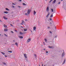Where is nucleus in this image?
<instances>
[{"label": "nucleus", "mask_w": 66, "mask_h": 66, "mask_svg": "<svg viewBox=\"0 0 66 66\" xmlns=\"http://www.w3.org/2000/svg\"><path fill=\"white\" fill-rule=\"evenodd\" d=\"M31 12V10L30 9H29L28 11H27V13H28V14H30V12Z\"/></svg>", "instance_id": "obj_1"}, {"label": "nucleus", "mask_w": 66, "mask_h": 66, "mask_svg": "<svg viewBox=\"0 0 66 66\" xmlns=\"http://www.w3.org/2000/svg\"><path fill=\"white\" fill-rule=\"evenodd\" d=\"M24 55L25 57H26V58L27 59V55L26 54H24Z\"/></svg>", "instance_id": "obj_2"}, {"label": "nucleus", "mask_w": 66, "mask_h": 66, "mask_svg": "<svg viewBox=\"0 0 66 66\" xmlns=\"http://www.w3.org/2000/svg\"><path fill=\"white\" fill-rule=\"evenodd\" d=\"M49 7H47V8L46 9V11L47 12H49Z\"/></svg>", "instance_id": "obj_3"}, {"label": "nucleus", "mask_w": 66, "mask_h": 66, "mask_svg": "<svg viewBox=\"0 0 66 66\" xmlns=\"http://www.w3.org/2000/svg\"><path fill=\"white\" fill-rule=\"evenodd\" d=\"M56 0H54V1L52 2V4H54L55 3V2H56Z\"/></svg>", "instance_id": "obj_4"}, {"label": "nucleus", "mask_w": 66, "mask_h": 66, "mask_svg": "<svg viewBox=\"0 0 66 66\" xmlns=\"http://www.w3.org/2000/svg\"><path fill=\"white\" fill-rule=\"evenodd\" d=\"M22 22L21 24V25H22V24H23V23H25V22H24V21L23 20H22Z\"/></svg>", "instance_id": "obj_5"}, {"label": "nucleus", "mask_w": 66, "mask_h": 66, "mask_svg": "<svg viewBox=\"0 0 66 66\" xmlns=\"http://www.w3.org/2000/svg\"><path fill=\"white\" fill-rule=\"evenodd\" d=\"M4 31H5V32H6V31H8V29H4Z\"/></svg>", "instance_id": "obj_6"}, {"label": "nucleus", "mask_w": 66, "mask_h": 66, "mask_svg": "<svg viewBox=\"0 0 66 66\" xmlns=\"http://www.w3.org/2000/svg\"><path fill=\"white\" fill-rule=\"evenodd\" d=\"M36 29V27H34L33 30L34 31H35V30Z\"/></svg>", "instance_id": "obj_7"}, {"label": "nucleus", "mask_w": 66, "mask_h": 66, "mask_svg": "<svg viewBox=\"0 0 66 66\" xmlns=\"http://www.w3.org/2000/svg\"><path fill=\"white\" fill-rule=\"evenodd\" d=\"M31 41V38H30L27 40L28 42H29Z\"/></svg>", "instance_id": "obj_8"}, {"label": "nucleus", "mask_w": 66, "mask_h": 66, "mask_svg": "<svg viewBox=\"0 0 66 66\" xmlns=\"http://www.w3.org/2000/svg\"><path fill=\"white\" fill-rule=\"evenodd\" d=\"M1 53L2 54H3V55H5V53L3 52H1Z\"/></svg>", "instance_id": "obj_9"}, {"label": "nucleus", "mask_w": 66, "mask_h": 66, "mask_svg": "<svg viewBox=\"0 0 66 66\" xmlns=\"http://www.w3.org/2000/svg\"><path fill=\"white\" fill-rule=\"evenodd\" d=\"M65 61H66V60L64 59V62L62 64H65Z\"/></svg>", "instance_id": "obj_10"}, {"label": "nucleus", "mask_w": 66, "mask_h": 66, "mask_svg": "<svg viewBox=\"0 0 66 66\" xmlns=\"http://www.w3.org/2000/svg\"><path fill=\"white\" fill-rule=\"evenodd\" d=\"M5 19H6V20H7V19L5 17V16H3V17Z\"/></svg>", "instance_id": "obj_11"}, {"label": "nucleus", "mask_w": 66, "mask_h": 66, "mask_svg": "<svg viewBox=\"0 0 66 66\" xmlns=\"http://www.w3.org/2000/svg\"><path fill=\"white\" fill-rule=\"evenodd\" d=\"M15 45H16V46H17V47H18V43H17L16 42L15 43Z\"/></svg>", "instance_id": "obj_12"}, {"label": "nucleus", "mask_w": 66, "mask_h": 66, "mask_svg": "<svg viewBox=\"0 0 66 66\" xmlns=\"http://www.w3.org/2000/svg\"><path fill=\"white\" fill-rule=\"evenodd\" d=\"M35 14H36V12H35V11H34V15H35Z\"/></svg>", "instance_id": "obj_13"}, {"label": "nucleus", "mask_w": 66, "mask_h": 66, "mask_svg": "<svg viewBox=\"0 0 66 66\" xmlns=\"http://www.w3.org/2000/svg\"><path fill=\"white\" fill-rule=\"evenodd\" d=\"M4 27H5V28H7V26H6V25H5V24H4Z\"/></svg>", "instance_id": "obj_14"}, {"label": "nucleus", "mask_w": 66, "mask_h": 66, "mask_svg": "<svg viewBox=\"0 0 66 66\" xmlns=\"http://www.w3.org/2000/svg\"><path fill=\"white\" fill-rule=\"evenodd\" d=\"M20 35H23V34L22 33V32H20Z\"/></svg>", "instance_id": "obj_15"}, {"label": "nucleus", "mask_w": 66, "mask_h": 66, "mask_svg": "<svg viewBox=\"0 0 66 66\" xmlns=\"http://www.w3.org/2000/svg\"><path fill=\"white\" fill-rule=\"evenodd\" d=\"M4 13H5V14H8V12L7 11H5L4 12Z\"/></svg>", "instance_id": "obj_16"}, {"label": "nucleus", "mask_w": 66, "mask_h": 66, "mask_svg": "<svg viewBox=\"0 0 66 66\" xmlns=\"http://www.w3.org/2000/svg\"><path fill=\"white\" fill-rule=\"evenodd\" d=\"M8 52H10V53H12V51H8Z\"/></svg>", "instance_id": "obj_17"}, {"label": "nucleus", "mask_w": 66, "mask_h": 66, "mask_svg": "<svg viewBox=\"0 0 66 66\" xmlns=\"http://www.w3.org/2000/svg\"><path fill=\"white\" fill-rule=\"evenodd\" d=\"M50 14H49V13H48V14H47V15L46 16L47 18L48 17V16H49V15Z\"/></svg>", "instance_id": "obj_18"}, {"label": "nucleus", "mask_w": 66, "mask_h": 66, "mask_svg": "<svg viewBox=\"0 0 66 66\" xmlns=\"http://www.w3.org/2000/svg\"><path fill=\"white\" fill-rule=\"evenodd\" d=\"M24 31H27V29H24Z\"/></svg>", "instance_id": "obj_19"}, {"label": "nucleus", "mask_w": 66, "mask_h": 66, "mask_svg": "<svg viewBox=\"0 0 66 66\" xmlns=\"http://www.w3.org/2000/svg\"><path fill=\"white\" fill-rule=\"evenodd\" d=\"M19 37H20V38H23V37L21 36H19Z\"/></svg>", "instance_id": "obj_20"}, {"label": "nucleus", "mask_w": 66, "mask_h": 66, "mask_svg": "<svg viewBox=\"0 0 66 66\" xmlns=\"http://www.w3.org/2000/svg\"><path fill=\"white\" fill-rule=\"evenodd\" d=\"M53 17V14H51V16H50V18H52Z\"/></svg>", "instance_id": "obj_21"}, {"label": "nucleus", "mask_w": 66, "mask_h": 66, "mask_svg": "<svg viewBox=\"0 0 66 66\" xmlns=\"http://www.w3.org/2000/svg\"><path fill=\"white\" fill-rule=\"evenodd\" d=\"M23 5H27L25 4V3H23Z\"/></svg>", "instance_id": "obj_22"}, {"label": "nucleus", "mask_w": 66, "mask_h": 66, "mask_svg": "<svg viewBox=\"0 0 66 66\" xmlns=\"http://www.w3.org/2000/svg\"><path fill=\"white\" fill-rule=\"evenodd\" d=\"M51 10L52 12H53V9H51Z\"/></svg>", "instance_id": "obj_23"}, {"label": "nucleus", "mask_w": 66, "mask_h": 66, "mask_svg": "<svg viewBox=\"0 0 66 66\" xmlns=\"http://www.w3.org/2000/svg\"><path fill=\"white\" fill-rule=\"evenodd\" d=\"M5 9L6 10H7V11H9V10L7 8H5Z\"/></svg>", "instance_id": "obj_24"}, {"label": "nucleus", "mask_w": 66, "mask_h": 66, "mask_svg": "<svg viewBox=\"0 0 66 66\" xmlns=\"http://www.w3.org/2000/svg\"><path fill=\"white\" fill-rule=\"evenodd\" d=\"M44 40L45 41V42H46L47 41V39H45Z\"/></svg>", "instance_id": "obj_25"}, {"label": "nucleus", "mask_w": 66, "mask_h": 66, "mask_svg": "<svg viewBox=\"0 0 66 66\" xmlns=\"http://www.w3.org/2000/svg\"><path fill=\"white\" fill-rule=\"evenodd\" d=\"M3 64L4 65H6V63H3Z\"/></svg>", "instance_id": "obj_26"}, {"label": "nucleus", "mask_w": 66, "mask_h": 66, "mask_svg": "<svg viewBox=\"0 0 66 66\" xmlns=\"http://www.w3.org/2000/svg\"><path fill=\"white\" fill-rule=\"evenodd\" d=\"M62 56L63 57V56L64 55V52L62 54Z\"/></svg>", "instance_id": "obj_27"}, {"label": "nucleus", "mask_w": 66, "mask_h": 66, "mask_svg": "<svg viewBox=\"0 0 66 66\" xmlns=\"http://www.w3.org/2000/svg\"><path fill=\"white\" fill-rule=\"evenodd\" d=\"M53 0H51L50 2H49V3H50V2H51V1H52Z\"/></svg>", "instance_id": "obj_28"}, {"label": "nucleus", "mask_w": 66, "mask_h": 66, "mask_svg": "<svg viewBox=\"0 0 66 66\" xmlns=\"http://www.w3.org/2000/svg\"><path fill=\"white\" fill-rule=\"evenodd\" d=\"M4 35L6 36L7 37V35H6L5 34H4Z\"/></svg>", "instance_id": "obj_29"}, {"label": "nucleus", "mask_w": 66, "mask_h": 66, "mask_svg": "<svg viewBox=\"0 0 66 66\" xmlns=\"http://www.w3.org/2000/svg\"><path fill=\"white\" fill-rule=\"evenodd\" d=\"M52 18H50V20H52Z\"/></svg>", "instance_id": "obj_30"}, {"label": "nucleus", "mask_w": 66, "mask_h": 66, "mask_svg": "<svg viewBox=\"0 0 66 66\" xmlns=\"http://www.w3.org/2000/svg\"><path fill=\"white\" fill-rule=\"evenodd\" d=\"M12 7H13V8H14L15 7L14 6H12Z\"/></svg>", "instance_id": "obj_31"}, {"label": "nucleus", "mask_w": 66, "mask_h": 66, "mask_svg": "<svg viewBox=\"0 0 66 66\" xmlns=\"http://www.w3.org/2000/svg\"><path fill=\"white\" fill-rule=\"evenodd\" d=\"M25 15H28V14H27V13H25Z\"/></svg>", "instance_id": "obj_32"}, {"label": "nucleus", "mask_w": 66, "mask_h": 66, "mask_svg": "<svg viewBox=\"0 0 66 66\" xmlns=\"http://www.w3.org/2000/svg\"><path fill=\"white\" fill-rule=\"evenodd\" d=\"M49 47L50 48H52V47H51V46H49Z\"/></svg>", "instance_id": "obj_33"}, {"label": "nucleus", "mask_w": 66, "mask_h": 66, "mask_svg": "<svg viewBox=\"0 0 66 66\" xmlns=\"http://www.w3.org/2000/svg\"><path fill=\"white\" fill-rule=\"evenodd\" d=\"M60 3H61V2H59V3H58L59 4H60Z\"/></svg>", "instance_id": "obj_34"}, {"label": "nucleus", "mask_w": 66, "mask_h": 66, "mask_svg": "<svg viewBox=\"0 0 66 66\" xmlns=\"http://www.w3.org/2000/svg\"><path fill=\"white\" fill-rule=\"evenodd\" d=\"M46 53H48V52L47 51H46Z\"/></svg>", "instance_id": "obj_35"}, {"label": "nucleus", "mask_w": 66, "mask_h": 66, "mask_svg": "<svg viewBox=\"0 0 66 66\" xmlns=\"http://www.w3.org/2000/svg\"><path fill=\"white\" fill-rule=\"evenodd\" d=\"M19 1L20 2H21V0H19Z\"/></svg>", "instance_id": "obj_36"}, {"label": "nucleus", "mask_w": 66, "mask_h": 66, "mask_svg": "<svg viewBox=\"0 0 66 66\" xmlns=\"http://www.w3.org/2000/svg\"><path fill=\"white\" fill-rule=\"evenodd\" d=\"M12 4H13V5H15V4L14 3H12Z\"/></svg>", "instance_id": "obj_37"}, {"label": "nucleus", "mask_w": 66, "mask_h": 66, "mask_svg": "<svg viewBox=\"0 0 66 66\" xmlns=\"http://www.w3.org/2000/svg\"><path fill=\"white\" fill-rule=\"evenodd\" d=\"M14 31H15V32H17V30H16V29H15Z\"/></svg>", "instance_id": "obj_38"}, {"label": "nucleus", "mask_w": 66, "mask_h": 66, "mask_svg": "<svg viewBox=\"0 0 66 66\" xmlns=\"http://www.w3.org/2000/svg\"><path fill=\"white\" fill-rule=\"evenodd\" d=\"M11 32H12V33H13V31H11Z\"/></svg>", "instance_id": "obj_39"}, {"label": "nucleus", "mask_w": 66, "mask_h": 66, "mask_svg": "<svg viewBox=\"0 0 66 66\" xmlns=\"http://www.w3.org/2000/svg\"><path fill=\"white\" fill-rule=\"evenodd\" d=\"M50 33H52V32H51V31H50Z\"/></svg>", "instance_id": "obj_40"}, {"label": "nucleus", "mask_w": 66, "mask_h": 66, "mask_svg": "<svg viewBox=\"0 0 66 66\" xmlns=\"http://www.w3.org/2000/svg\"><path fill=\"white\" fill-rule=\"evenodd\" d=\"M5 57H7V56L6 55H5Z\"/></svg>", "instance_id": "obj_41"}, {"label": "nucleus", "mask_w": 66, "mask_h": 66, "mask_svg": "<svg viewBox=\"0 0 66 66\" xmlns=\"http://www.w3.org/2000/svg\"><path fill=\"white\" fill-rule=\"evenodd\" d=\"M49 28H50V27H48V29H49Z\"/></svg>", "instance_id": "obj_42"}, {"label": "nucleus", "mask_w": 66, "mask_h": 66, "mask_svg": "<svg viewBox=\"0 0 66 66\" xmlns=\"http://www.w3.org/2000/svg\"><path fill=\"white\" fill-rule=\"evenodd\" d=\"M35 56H36V54L35 55Z\"/></svg>", "instance_id": "obj_43"}, {"label": "nucleus", "mask_w": 66, "mask_h": 66, "mask_svg": "<svg viewBox=\"0 0 66 66\" xmlns=\"http://www.w3.org/2000/svg\"><path fill=\"white\" fill-rule=\"evenodd\" d=\"M18 7H19V8H20V6H18Z\"/></svg>", "instance_id": "obj_44"}, {"label": "nucleus", "mask_w": 66, "mask_h": 66, "mask_svg": "<svg viewBox=\"0 0 66 66\" xmlns=\"http://www.w3.org/2000/svg\"><path fill=\"white\" fill-rule=\"evenodd\" d=\"M42 66H43V64H42Z\"/></svg>", "instance_id": "obj_45"}, {"label": "nucleus", "mask_w": 66, "mask_h": 66, "mask_svg": "<svg viewBox=\"0 0 66 66\" xmlns=\"http://www.w3.org/2000/svg\"><path fill=\"white\" fill-rule=\"evenodd\" d=\"M50 24H52V23H51V22H50Z\"/></svg>", "instance_id": "obj_46"}, {"label": "nucleus", "mask_w": 66, "mask_h": 66, "mask_svg": "<svg viewBox=\"0 0 66 66\" xmlns=\"http://www.w3.org/2000/svg\"><path fill=\"white\" fill-rule=\"evenodd\" d=\"M11 26H12V24H10Z\"/></svg>", "instance_id": "obj_47"}, {"label": "nucleus", "mask_w": 66, "mask_h": 66, "mask_svg": "<svg viewBox=\"0 0 66 66\" xmlns=\"http://www.w3.org/2000/svg\"><path fill=\"white\" fill-rule=\"evenodd\" d=\"M63 0H61V1H63Z\"/></svg>", "instance_id": "obj_48"}, {"label": "nucleus", "mask_w": 66, "mask_h": 66, "mask_svg": "<svg viewBox=\"0 0 66 66\" xmlns=\"http://www.w3.org/2000/svg\"><path fill=\"white\" fill-rule=\"evenodd\" d=\"M45 50V49H44V50Z\"/></svg>", "instance_id": "obj_49"}, {"label": "nucleus", "mask_w": 66, "mask_h": 66, "mask_svg": "<svg viewBox=\"0 0 66 66\" xmlns=\"http://www.w3.org/2000/svg\"><path fill=\"white\" fill-rule=\"evenodd\" d=\"M21 27L22 28H23V27H22V26H21Z\"/></svg>", "instance_id": "obj_50"}, {"label": "nucleus", "mask_w": 66, "mask_h": 66, "mask_svg": "<svg viewBox=\"0 0 66 66\" xmlns=\"http://www.w3.org/2000/svg\"><path fill=\"white\" fill-rule=\"evenodd\" d=\"M13 42H15V40H13Z\"/></svg>", "instance_id": "obj_51"}, {"label": "nucleus", "mask_w": 66, "mask_h": 66, "mask_svg": "<svg viewBox=\"0 0 66 66\" xmlns=\"http://www.w3.org/2000/svg\"><path fill=\"white\" fill-rule=\"evenodd\" d=\"M55 29H56V27H55Z\"/></svg>", "instance_id": "obj_52"}, {"label": "nucleus", "mask_w": 66, "mask_h": 66, "mask_svg": "<svg viewBox=\"0 0 66 66\" xmlns=\"http://www.w3.org/2000/svg\"><path fill=\"white\" fill-rule=\"evenodd\" d=\"M0 36H1V34H0Z\"/></svg>", "instance_id": "obj_53"}, {"label": "nucleus", "mask_w": 66, "mask_h": 66, "mask_svg": "<svg viewBox=\"0 0 66 66\" xmlns=\"http://www.w3.org/2000/svg\"><path fill=\"white\" fill-rule=\"evenodd\" d=\"M0 21H1H1L0 20Z\"/></svg>", "instance_id": "obj_54"}, {"label": "nucleus", "mask_w": 66, "mask_h": 66, "mask_svg": "<svg viewBox=\"0 0 66 66\" xmlns=\"http://www.w3.org/2000/svg\"><path fill=\"white\" fill-rule=\"evenodd\" d=\"M39 66H40V64H39Z\"/></svg>", "instance_id": "obj_55"}, {"label": "nucleus", "mask_w": 66, "mask_h": 66, "mask_svg": "<svg viewBox=\"0 0 66 66\" xmlns=\"http://www.w3.org/2000/svg\"><path fill=\"white\" fill-rule=\"evenodd\" d=\"M44 66H45V65H44Z\"/></svg>", "instance_id": "obj_56"}, {"label": "nucleus", "mask_w": 66, "mask_h": 66, "mask_svg": "<svg viewBox=\"0 0 66 66\" xmlns=\"http://www.w3.org/2000/svg\"><path fill=\"white\" fill-rule=\"evenodd\" d=\"M46 0V1H47V0Z\"/></svg>", "instance_id": "obj_57"}, {"label": "nucleus", "mask_w": 66, "mask_h": 66, "mask_svg": "<svg viewBox=\"0 0 66 66\" xmlns=\"http://www.w3.org/2000/svg\"><path fill=\"white\" fill-rule=\"evenodd\" d=\"M31 32H32V31H31Z\"/></svg>", "instance_id": "obj_58"}]
</instances>
